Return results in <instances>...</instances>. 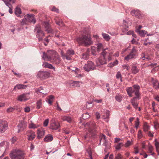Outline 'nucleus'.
Here are the masks:
<instances>
[{
    "label": "nucleus",
    "instance_id": "nucleus-1",
    "mask_svg": "<svg viewBox=\"0 0 159 159\" xmlns=\"http://www.w3.org/2000/svg\"><path fill=\"white\" fill-rule=\"evenodd\" d=\"M42 58L44 60L49 61L50 62L57 65L59 64L61 61L60 56L54 50L48 51L47 54H45V52H43Z\"/></svg>",
    "mask_w": 159,
    "mask_h": 159
},
{
    "label": "nucleus",
    "instance_id": "nucleus-2",
    "mask_svg": "<svg viewBox=\"0 0 159 159\" xmlns=\"http://www.w3.org/2000/svg\"><path fill=\"white\" fill-rule=\"evenodd\" d=\"M11 159H24V153L18 149L13 150L10 154Z\"/></svg>",
    "mask_w": 159,
    "mask_h": 159
},
{
    "label": "nucleus",
    "instance_id": "nucleus-3",
    "mask_svg": "<svg viewBox=\"0 0 159 159\" xmlns=\"http://www.w3.org/2000/svg\"><path fill=\"white\" fill-rule=\"evenodd\" d=\"M76 41L79 44H84L86 46L90 45L93 43L90 37L86 36H83L82 37L78 38L76 39Z\"/></svg>",
    "mask_w": 159,
    "mask_h": 159
},
{
    "label": "nucleus",
    "instance_id": "nucleus-4",
    "mask_svg": "<svg viewBox=\"0 0 159 159\" xmlns=\"http://www.w3.org/2000/svg\"><path fill=\"white\" fill-rule=\"evenodd\" d=\"M106 49H105L103 50L101 56L96 61L98 66H99L100 65H102L106 63L105 56L107 53V52L106 51Z\"/></svg>",
    "mask_w": 159,
    "mask_h": 159
},
{
    "label": "nucleus",
    "instance_id": "nucleus-5",
    "mask_svg": "<svg viewBox=\"0 0 159 159\" xmlns=\"http://www.w3.org/2000/svg\"><path fill=\"white\" fill-rule=\"evenodd\" d=\"M25 16H26L27 18L25 17L24 19L22 20V21L21 22V24L22 25L26 24V22L27 20L33 24L35 23L36 20L33 14L30 15L27 14Z\"/></svg>",
    "mask_w": 159,
    "mask_h": 159
},
{
    "label": "nucleus",
    "instance_id": "nucleus-6",
    "mask_svg": "<svg viewBox=\"0 0 159 159\" xmlns=\"http://www.w3.org/2000/svg\"><path fill=\"white\" fill-rule=\"evenodd\" d=\"M8 125L7 122L0 119V133H4L7 129Z\"/></svg>",
    "mask_w": 159,
    "mask_h": 159
},
{
    "label": "nucleus",
    "instance_id": "nucleus-7",
    "mask_svg": "<svg viewBox=\"0 0 159 159\" xmlns=\"http://www.w3.org/2000/svg\"><path fill=\"white\" fill-rule=\"evenodd\" d=\"M35 30L37 31V34L36 36L38 38L39 41H42L43 38L45 36L43 32L41 30L40 27H36L35 28Z\"/></svg>",
    "mask_w": 159,
    "mask_h": 159
},
{
    "label": "nucleus",
    "instance_id": "nucleus-8",
    "mask_svg": "<svg viewBox=\"0 0 159 159\" xmlns=\"http://www.w3.org/2000/svg\"><path fill=\"white\" fill-rule=\"evenodd\" d=\"M84 70L87 72L91 70H93L95 69V67L93 63L91 61H89L85 64L84 67Z\"/></svg>",
    "mask_w": 159,
    "mask_h": 159
},
{
    "label": "nucleus",
    "instance_id": "nucleus-9",
    "mask_svg": "<svg viewBox=\"0 0 159 159\" xmlns=\"http://www.w3.org/2000/svg\"><path fill=\"white\" fill-rule=\"evenodd\" d=\"M60 124L56 122L54 119H52L50 121V128L53 130H56L60 127Z\"/></svg>",
    "mask_w": 159,
    "mask_h": 159
},
{
    "label": "nucleus",
    "instance_id": "nucleus-10",
    "mask_svg": "<svg viewBox=\"0 0 159 159\" xmlns=\"http://www.w3.org/2000/svg\"><path fill=\"white\" fill-rule=\"evenodd\" d=\"M30 93H26L19 95L17 100L20 101H25L29 99L30 97L29 96Z\"/></svg>",
    "mask_w": 159,
    "mask_h": 159
},
{
    "label": "nucleus",
    "instance_id": "nucleus-11",
    "mask_svg": "<svg viewBox=\"0 0 159 159\" xmlns=\"http://www.w3.org/2000/svg\"><path fill=\"white\" fill-rule=\"evenodd\" d=\"M49 75V73L46 71H39L37 75V77L43 80L48 78Z\"/></svg>",
    "mask_w": 159,
    "mask_h": 159
},
{
    "label": "nucleus",
    "instance_id": "nucleus-12",
    "mask_svg": "<svg viewBox=\"0 0 159 159\" xmlns=\"http://www.w3.org/2000/svg\"><path fill=\"white\" fill-rule=\"evenodd\" d=\"M136 50L134 47L132 49L131 53L125 58V60L128 61L129 59L134 58L136 54Z\"/></svg>",
    "mask_w": 159,
    "mask_h": 159
},
{
    "label": "nucleus",
    "instance_id": "nucleus-13",
    "mask_svg": "<svg viewBox=\"0 0 159 159\" xmlns=\"http://www.w3.org/2000/svg\"><path fill=\"white\" fill-rule=\"evenodd\" d=\"M135 97H134L131 100V102L134 107L136 109L137 108L138 103L137 102H135V100L137 99H139V98L140 95L138 93V91L135 92Z\"/></svg>",
    "mask_w": 159,
    "mask_h": 159
},
{
    "label": "nucleus",
    "instance_id": "nucleus-14",
    "mask_svg": "<svg viewBox=\"0 0 159 159\" xmlns=\"http://www.w3.org/2000/svg\"><path fill=\"white\" fill-rule=\"evenodd\" d=\"M27 133L29 134L28 135V139L29 140L32 141L35 137L36 135L35 133L32 131L28 130L27 131Z\"/></svg>",
    "mask_w": 159,
    "mask_h": 159
},
{
    "label": "nucleus",
    "instance_id": "nucleus-15",
    "mask_svg": "<svg viewBox=\"0 0 159 159\" xmlns=\"http://www.w3.org/2000/svg\"><path fill=\"white\" fill-rule=\"evenodd\" d=\"M45 132L43 128L39 129L37 130V137L40 139L43 137L45 134Z\"/></svg>",
    "mask_w": 159,
    "mask_h": 159
},
{
    "label": "nucleus",
    "instance_id": "nucleus-16",
    "mask_svg": "<svg viewBox=\"0 0 159 159\" xmlns=\"http://www.w3.org/2000/svg\"><path fill=\"white\" fill-rule=\"evenodd\" d=\"M61 119L63 121H66L69 123H70L72 122V118L69 116L63 115L61 116Z\"/></svg>",
    "mask_w": 159,
    "mask_h": 159
},
{
    "label": "nucleus",
    "instance_id": "nucleus-17",
    "mask_svg": "<svg viewBox=\"0 0 159 159\" xmlns=\"http://www.w3.org/2000/svg\"><path fill=\"white\" fill-rule=\"evenodd\" d=\"M139 69L138 68L136 65L132 64L131 66V71L132 74H136L139 72Z\"/></svg>",
    "mask_w": 159,
    "mask_h": 159
},
{
    "label": "nucleus",
    "instance_id": "nucleus-18",
    "mask_svg": "<svg viewBox=\"0 0 159 159\" xmlns=\"http://www.w3.org/2000/svg\"><path fill=\"white\" fill-rule=\"evenodd\" d=\"M152 81L153 84V87L155 89H159V83L158 81L153 78H152Z\"/></svg>",
    "mask_w": 159,
    "mask_h": 159
},
{
    "label": "nucleus",
    "instance_id": "nucleus-19",
    "mask_svg": "<svg viewBox=\"0 0 159 159\" xmlns=\"http://www.w3.org/2000/svg\"><path fill=\"white\" fill-rule=\"evenodd\" d=\"M43 25L46 29V31H47L48 33H51L52 32V30L50 28V25L48 22H44L43 24Z\"/></svg>",
    "mask_w": 159,
    "mask_h": 159
},
{
    "label": "nucleus",
    "instance_id": "nucleus-20",
    "mask_svg": "<svg viewBox=\"0 0 159 159\" xmlns=\"http://www.w3.org/2000/svg\"><path fill=\"white\" fill-rule=\"evenodd\" d=\"M110 111L108 110H105L104 111L102 114V118L103 119H107L109 118Z\"/></svg>",
    "mask_w": 159,
    "mask_h": 159
},
{
    "label": "nucleus",
    "instance_id": "nucleus-21",
    "mask_svg": "<svg viewBox=\"0 0 159 159\" xmlns=\"http://www.w3.org/2000/svg\"><path fill=\"white\" fill-rule=\"evenodd\" d=\"M27 86L21 84H18L16 85L13 89V90H16V89H24L27 87Z\"/></svg>",
    "mask_w": 159,
    "mask_h": 159
},
{
    "label": "nucleus",
    "instance_id": "nucleus-22",
    "mask_svg": "<svg viewBox=\"0 0 159 159\" xmlns=\"http://www.w3.org/2000/svg\"><path fill=\"white\" fill-rule=\"evenodd\" d=\"M42 66L44 67L53 69L54 70H55V67L53 66L52 65L46 62H44Z\"/></svg>",
    "mask_w": 159,
    "mask_h": 159
},
{
    "label": "nucleus",
    "instance_id": "nucleus-23",
    "mask_svg": "<svg viewBox=\"0 0 159 159\" xmlns=\"http://www.w3.org/2000/svg\"><path fill=\"white\" fill-rule=\"evenodd\" d=\"M132 14L133 16H137L138 18H140L141 17V14L140 11L139 10H135L132 11Z\"/></svg>",
    "mask_w": 159,
    "mask_h": 159
},
{
    "label": "nucleus",
    "instance_id": "nucleus-24",
    "mask_svg": "<svg viewBox=\"0 0 159 159\" xmlns=\"http://www.w3.org/2000/svg\"><path fill=\"white\" fill-rule=\"evenodd\" d=\"M53 139V137L51 134H48L44 138V140L47 142H49L52 141Z\"/></svg>",
    "mask_w": 159,
    "mask_h": 159
},
{
    "label": "nucleus",
    "instance_id": "nucleus-25",
    "mask_svg": "<svg viewBox=\"0 0 159 159\" xmlns=\"http://www.w3.org/2000/svg\"><path fill=\"white\" fill-rule=\"evenodd\" d=\"M136 31L142 37H144L147 33V31L145 30H140L139 29H136Z\"/></svg>",
    "mask_w": 159,
    "mask_h": 159
},
{
    "label": "nucleus",
    "instance_id": "nucleus-26",
    "mask_svg": "<svg viewBox=\"0 0 159 159\" xmlns=\"http://www.w3.org/2000/svg\"><path fill=\"white\" fill-rule=\"evenodd\" d=\"M39 126V125L34 124L32 121H31L30 123H29L28 125V127L30 129H35Z\"/></svg>",
    "mask_w": 159,
    "mask_h": 159
},
{
    "label": "nucleus",
    "instance_id": "nucleus-27",
    "mask_svg": "<svg viewBox=\"0 0 159 159\" xmlns=\"http://www.w3.org/2000/svg\"><path fill=\"white\" fill-rule=\"evenodd\" d=\"M15 13L16 15L17 16H19L20 14H21V11L20 8L19 6H17L15 9Z\"/></svg>",
    "mask_w": 159,
    "mask_h": 159
},
{
    "label": "nucleus",
    "instance_id": "nucleus-28",
    "mask_svg": "<svg viewBox=\"0 0 159 159\" xmlns=\"http://www.w3.org/2000/svg\"><path fill=\"white\" fill-rule=\"evenodd\" d=\"M126 91L129 96L130 97L132 96V93L134 92V91L133 90L132 88L131 87L127 88L126 89Z\"/></svg>",
    "mask_w": 159,
    "mask_h": 159
},
{
    "label": "nucleus",
    "instance_id": "nucleus-29",
    "mask_svg": "<svg viewBox=\"0 0 159 159\" xmlns=\"http://www.w3.org/2000/svg\"><path fill=\"white\" fill-rule=\"evenodd\" d=\"M61 54L62 57L63 59H66V60H71V57L66 55H66H64V52L62 51H61Z\"/></svg>",
    "mask_w": 159,
    "mask_h": 159
},
{
    "label": "nucleus",
    "instance_id": "nucleus-30",
    "mask_svg": "<svg viewBox=\"0 0 159 159\" xmlns=\"http://www.w3.org/2000/svg\"><path fill=\"white\" fill-rule=\"evenodd\" d=\"M95 125V123L93 121H92L90 123H87L85 125V127H89L90 128H91L94 127Z\"/></svg>",
    "mask_w": 159,
    "mask_h": 159
},
{
    "label": "nucleus",
    "instance_id": "nucleus-31",
    "mask_svg": "<svg viewBox=\"0 0 159 159\" xmlns=\"http://www.w3.org/2000/svg\"><path fill=\"white\" fill-rule=\"evenodd\" d=\"M154 142H155V145L156 147L157 151L158 153V155H159V143L157 141L156 139H155Z\"/></svg>",
    "mask_w": 159,
    "mask_h": 159
},
{
    "label": "nucleus",
    "instance_id": "nucleus-32",
    "mask_svg": "<svg viewBox=\"0 0 159 159\" xmlns=\"http://www.w3.org/2000/svg\"><path fill=\"white\" fill-rule=\"evenodd\" d=\"M124 146V144L122 143H120L115 146L116 150H119L121 148Z\"/></svg>",
    "mask_w": 159,
    "mask_h": 159
},
{
    "label": "nucleus",
    "instance_id": "nucleus-33",
    "mask_svg": "<svg viewBox=\"0 0 159 159\" xmlns=\"http://www.w3.org/2000/svg\"><path fill=\"white\" fill-rule=\"evenodd\" d=\"M102 35L103 38L107 41H109L110 39V36L108 34L106 33H102Z\"/></svg>",
    "mask_w": 159,
    "mask_h": 159
},
{
    "label": "nucleus",
    "instance_id": "nucleus-34",
    "mask_svg": "<svg viewBox=\"0 0 159 159\" xmlns=\"http://www.w3.org/2000/svg\"><path fill=\"white\" fill-rule=\"evenodd\" d=\"M66 55L70 57V56L73 55L75 53L73 50L71 49H69L67 50L66 52Z\"/></svg>",
    "mask_w": 159,
    "mask_h": 159
},
{
    "label": "nucleus",
    "instance_id": "nucleus-35",
    "mask_svg": "<svg viewBox=\"0 0 159 159\" xmlns=\"http://www.w3.org/2000/svg\"><path fill=\"white\" fill-rule=\"evenodd\" d=\"M9 8V12L10 14L12 13V6L11 4L8 2L5 4Z\"/></svg>",
    "mask_w": 159,
    "mask_h": 159
},
{
    "label": "nucleus",
    "instance_id": "nucleus-36",
    "mask_svg": "<svg viewBox=\"0 0 159 159\" xmlns=\"http://www.w3.org/2000/svg\"><path fill=\"white\" fill-rule=\"evenodd\" d=\"M122 98V97L121 95L119 94H117L115 96V99L116 100L119 102H120L121 101Z\"/></svg>",
    "mask_w": 159,
    "mask_h": 159
},
{
    "label": "nucleus",
    "instance_id": "nucleus-37",
    "mask_svg": "<svg viewBox=\"0 0 159 159\" xmlns=\"http://www.w3.org/2000/svg\"><path fill=\"white\" fill-rule=\"evenodd\" d=\"M118 63V61L117 60H116L115 61L113 62H111L110 64H108L109 67H112L114 66H116L117 65Z\"/></svg>",
    "mask_w": 159,
    "mask_h": 159
},
{
    "label": "nucleus",
    "instance_id": "nucleus-38",
    "mask_svg": "<svg viewBox=\"0 0 159 159\" xmlns=\"http://www.w3.org/2000/svg\"><path fill=\"white\" fill-rule=\"evenodd\" d=\"M42 105V100H39L37 102V109H39L41 107Z\"/></svg>",
    "mask_w": 159,
    "mask_h": 159
},
{
    "label": "nucleus",
    "instance_id": "nucleus-39",
    "mask_svg": "<svg viewBox=\"0 0 159 159\" xmlns=\"http://www.w3.org/2000/svg\"><path fill=\"white\" fill-rule=\"evenodd\" d=\"M23 122H21L18 125L17 127L19 129L18 131V133H19L20 132V129L24 127L23 125Z\"/></svg>",
    "mask_w": 159,
    "mask_h": 159
},
{
    "label": "nucleus",
    "instance_id": "nucleus-40",
    "mask_svg": "<svg viewBox=\"0 0 159 159\" xmlns=\"http://www.w3.org/2000/svg\"><path fill=\"white\" fill-rule=\"evenodd\" d=\"M133 87L135 89L134 93H135V92L138 91V93L139 94V90L140 89V87L138 85H134L133 86Z\"/></svg>",
    "mask_w": 159,
    "mask_h": 159
},
{
    "label": "nucleus",
    "instance_id": "nucleus-41",
    "mask_svg": "<svg viewBox=\"0 0 159 159\" xmlns=\"http://www.w3.org/2000/svg\"><path fill=\"white\" fill-rule=\"evenodd\" d=\"M97 50L98 51H100L101 50L103 49V46L102 43H99L97 44Z\"/></svg>",
    "mask_w": 159,
    "mask_h": 159
},
{
    "label": "nucleus",
    "instance_id": "nucleus-42",
    "mask_svg": "<svg viewBox=\"0 0 159 159\" xmlns=\"http://www.w3.org/2000/svg\"><path fill=\"white\" fill-rule=\"evenodd\" d=\"M149 129V127L147 123H145L143 126L144 131H147Z\"/></svg>",
    "mask_w": 159,
    "mask_h": 159
},
{
    "label": "nucleus",
    "instance_id": "nucleus-43",
    "mask_svg": "<svg viewBox=\"0 0 159 159\" xmlns=\"http://www.w3.org/2000/svg\"><path fill=\"white\" fill-rule=\"evenodd\" d=\"M89 114L87 113H85L82 115V117L84 119H86L89 117Z\"/></svg>",
    "mask_w": 159,
    "mask_h": 159
},
{
    "label": "nucleus",
    "instance_id": "nucleus-44",
    "mask_svg": "<svg viewBox=\"0 0 159 159\" xmlns=\"http://www.w3.org/2000/svg\"><path fill=\"white\" fill-rule=\"evenodd\" d=\"M15 109L14 107H10L8 108L7 110V113H10L13 112Z\"/></svg>",
    "mask_w": 159,
    "mask_h": 159
},
{
    "label": "nucleus",
    "instance_id": "nucleus-45",
    "mask_svg": "<svg viewBox=\"0 0 159 159\" xmlns=\"http://www.w3.org/2000/svg\"><path fill=\"white\" fill-rule=\"evenodd\" d=\"M139 119L138 118H137L136 120L135 121V128L136 129H137L138 127H139Z\"/></svg>",
    "mask_w": 159,
    "mask_h": 159
},
{
    "label": "nucleus",
    "instance_id": "nucleus-46",
    "mask_svg": "<svg viewBox=\"0 0 159 159\" xmlns=\"http://www.w3.org/2000/svg\"><path fill=\"white\" fill-rule=\"evenodd\" d=\"M56 23L59 25V26L62 27L64 26V24L63 23V22L61 20H60L59 21H57L56 20Z\"/></svg>",
    "mask_w": 159,
    "mask_h": 159
},
{
    "label": "nucleus",
    "instance_id": "nucleus-47",
    "mask_svg": "<svg viewBox=\"0 0 159 159\" xmlns=\"http://www.w3.org/2000/svg\"><path fill=\"white\" fill-rule=\"evenodd\" d=\"M101 142H102L103 143H106L107 142V140H106V136H105L104 135L102 134L101 136V139L100 140Z\"/></svg>",
    "mask_w": 159,
    "mask_h": 159
},
{
    "label": "nucleus",
    "instance_id": "nucleus-48",
    "mask_svg": "<svg viewBox=\"0 0 159 159\" xmlns=\"http://www.w3.org/2000/svg\"><path fill=\"white\" fill-rule=\"evenodd\" d=\"M143 137L142 132L141 130H139L138 133V137L139 139H141Z\"/></svg>",
    "mask_w": 159,
    "mask_h": 159
},
{
    "label": "nucleus",
    "instance_id": "nucleus-49",
    "mask_svg": "<svg viewBox=\"0 0 159 159\" xmlns=\"http://www.w3.org/2000/svg\"><path fill=\"white\" fill-rule=\"evenodd\" d=\"M80 82L79 81H76L74 82L73 86L74 87H79L80 85Z\"/></svg>",
    "mask_w": 159,
    "mask_h": 159
},
{
    "label": "nucleus",
    "instance_id": "nucleus-50",
    "mask_svg": "<svg viewBox=\"0 0 159 159\" xmlns=\"http://www.w3.org/2000/svg\"><path fill=\"white\" fill-rule=\"evenodd\" d=\"M49 120L48 119H47L44 121L43 123V125L44 126L46 127L48 126L49 123Z\"/></svg>",
    "mask_w": 159,
    "mask_h": 159
},
{
    "label": "nucleus",
    "instance_id": "nucleus-51",
    "mask_svg": "<svg viewBox=\"0 0 159 159\" xmlns=\"http://www.w3.org/2000/svg\"><path fill=\"white\" fill-rule=\"evenodd\" d=\"M116 77L117 78L120 79V81L121 82L122 81V79H121V74L120 73V72H117L116 75Z\"/></svg>",
    "mask_w": 159,
    "mask_h": 159
},
{
    "label": "nucleus",
    "instance_id": "nucleus-52",
    "mask_svg": "<svg viewBox=\"0 0 159 159\" xmlns=\"http://www.w3.org/2000/svg\"><path fill=\"white\" fill-rule=\"evenodd\" d=\"M153 150V147L151 145H149L148 147V152L149 153H152Z\"/></svg>",
    "mask_w": 159,
    "mask_h": 159
},
{
    "label": "nucleus",
    "instance_id": "nucleus-53",
    "mask_svg": "<svg viewBox=\"0 0 159 159\" xmlns=\"http://www.w3.org/2000/svg\"><path fill=\"white\" fill-rule=\"evenodd\" d=\"M131 144V142L129 140H128L125 143V147H127Z\"/></svg>",
    "mask_w": 159,
    "mask_h": 159
},
{
    "label": "nucleus",
    "instance_id": "nucleus-54",
    "mask_svg": "<svg viewBox=\"0 0 159 159\" xmlns=\"http://www.w3.org/2000/svg\"><path fill=\"white\" fill-rule=\"evenodd\" d=\"M43 90V89L42 88L40 87L39 89H37L36 91V92L37 93H41L43 94H44V93L43 91H41V90Z\"/></svg>",
    "mask_w": 159,
    "mask_h": 159
},
{
    "label": "nucleus",
    "instance_id": "nucleus-55",
    "mask_svg": "<svg viewBox=\"0 0 159 159\" xmlns=\"http://www.w3.org/2000/svg\"><path fill=\"white\" fill-rule=\"evenodd\" d=\"M112 52H110L109 53V56L108 57V60L109 61H110L111 59V57L112 56Z\"/></svg>",
    "mask_w": 159,
    "mask_h": 159
},
{
    "label": "nucleus",
    "instance_id": "nucleus-56",
    "mask_svg": "<svg viewBox=\"0 0 159 159\" xmlns=\"http://www.w3.org/2000/svg\"><path fill=\"white\" fill-rule=\"evenodd\" d=\"M148 39H146L145 40V42L144 43V44L145 45H150L152 43V42H146L147 41V40Z\"/></svg>",
    "mask_w": 159,
    "mask_h": 159
},
{
    "label": "nucleus",
    "instance_id": "nucleus-57",
    "mask_svg": "<svg viewBox=\"0 0 159 159\" xmlns=\"http://www.w3.org/2000/svg\"><path fill=\"white\" fill-rule=\"evenodd\" d=\"M30 110V108L29 107H27L24 108V111L26 112H29Z\"/></svg>",
    "mask_w": 159,
    "mask_h": 159
},
{
    "label": "nucleus",
    "instance_id": "nucleus-58",
    "mask_svg": "<svg viewBox=\"0 0 159 159\" xmlns=\"http://www.w3.org/2000/svg\"><path fill=\"white\" fill-rule=\"evenodd\" d=\"M122 68L123 70L126 69L127 70H129V68L128 66V65H125L123 66H122Z\"/></svg>",
    "mask_w": 159,
    "mask_h": 159
},
{
    "label": "nucleus",
    "instance_id": "nucleus-59",
    "mask_svg": "<svg viewBox=\"0 0 159 159\" xmlns=\"http://www.w3.org/2000/svg\"><path fill=\"white\" fill-rule=\"evenodd\" d=\"M121 155L120 154L118 153L116 156L115 159H121Z\"/></svg>",
    "mask_w": 159,
    "mask_h": 159
},
{
    "label": "nucleus",
    "instance_id": "nucleus-60",
    "mask_svg": "<svg viewBox=\"0 0 159 159\" xmlns=\"http://www.w3.org/2000/svg\"><path fill=\"white\" fill-rule=\"evenodd\" d=\"M17 140V138L16 137H14L11 139V140L12 143L15 142Z\"/></svg>",
    "mask_w": 159,
    "mask_h": 159
},
{
    "label": "nucleus",
    "instance_id": "nucleus-61",
    "mask_svg": "<svg viewBox=\"0 0 159 159\" xmlns=\"http://www.w3.org/2000/svg\"><path fill=\"white\" fill-rule=\"evenodd\" d=\"M88 57V54H83L82 58L84 59H86Z\"/></svg>",
    "mask_w": 159,
    "mask_h": 159
},
{
    "label": "nucleus",
    "instance_id": "nucleus-62",
    "mask_svg": "<svg viewBox=\"0 0 159 159\" xmlns=\"http://www.w3.org/2000/svg\"><path fill=\"white\" fill-rule=\"evenodd\" d=\"M54 99V97H53V96L52 95H51L48 97V99L50 100H52V101H53Z\"/></svg>",
    "mask_w": 159,
    "mask_h": 159
},
{
    "label": "nucleus",
    "instance_id": "nucleus-63",
    "mask_svg": "<svg viewBox=\"0 0 159 159\" xmlns=\"http://www.w3.org/2000/svg\"><path fill=\"white\" fill-rule=\"evenodd\" d=\"M74 69H75V73L76 74H78L79 73H80V70L79 69L77 68H74Z\"/></svg>",
    "mask_w": 159,
    "mask_h": 159
},
{
    "label": "nucleus",
    "instance_id": "nucleus-64",
    "mask_svg": "<svg viewBox=\"0 0 159 159\" xmlns=\"http://www.w3.org/2000/svg\"><path fill=\"white\" fill-rule=\"evenodd\" d=\"M96 118L97 119H99L100 118V113L98 112H96L95 113Z\"/></svg>",
    "mask_w": 159,
    "mask_h": 159
}]
</instances>
